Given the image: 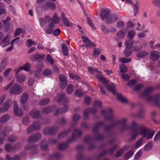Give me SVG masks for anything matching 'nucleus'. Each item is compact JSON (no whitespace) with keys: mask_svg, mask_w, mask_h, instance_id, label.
Returning a JSON list of instances; mask_svg holds the SVG:
<instances>
[{"mask_svg":"<svg viewBox=\"0 0 160 160\" xmlns=\"http://www.w3.org/2000/svg\"><path fill=\"white\" fill-rule=\"evenodd\" d=\"M135 32L134 31H130L128 33V38L130 40H132L133 37L135 35Z\"/></svg>","mask_w":160,"mask_h":160,"instance_id":"49530a36","label":"nucleus"},{"mask_svg":"<svg viewBox=\"0 0 160 160\" xmlns=\"http://www.w3.org/2000/svg\"><path fill=\"white\" fill-rule=\"evenodd\" d=\"M41 138V134L39 133H36L30 136L27 140V142L29 143L36 142L40 139Z\"/></svg>","mask_w":160,"mask_h":160,"instance_id":"9d476101","label":"nucleus"},{"mask_svg":"<svg viewBox=\"0 0 160 160\" xmlns=\"http://www.w3.org/2000/svg\"><path fill=\"white\" fill-rule=\"evenodd\" d=\"M160 57V53L158 51L153 50L150 53V58L152 61H157Z\"/></svg>","mask_w":160,"mask_h":160,"instance_id":"f8f14e48","label":"nucleus"},{"mask_svg":"<svg viewBox=\"0 0 160 160\" xmlns=\"http://www.w3.org/2000/svg\"><path fill=\"white\" fill-rule=\"evenodd\" d=\"M125 32L124 31V28H123L117 33V35L118 38H123L125 37Z\"/></svg>","mask_w":160,"mask_h":160,"instance_id":"cd10ccee","label":"nucleus"},{"mask_svg":"<svg viewBox=\"0 0 160 160\" xmlns=\"http://www.w3.org/2000/svg\"><path fill=\"white\" fill-rule=\"evenodd\" d=\"M46 5L52 10H54L56 9V5L54 2L47 1L46 2Z\"/></svg>","mask_w":160,"mask_h":160,"instance_id":"c9c22d12","label":"nucleus"},{"mask_svg":"<svg viewBox=\"0 0 160 160\" xmlns=\"http://www.w3.org/2000/svg\"><path fill=\"white\" fill-rule=\"evenodd\" d=\"M117 98L121 102L124 103H128L129 102L122 95L117 94Z\"/></svg>","mask_w":160,"mask_h":160,"instance_id":"5701e85b","label":"nucleus"},{"mask_svg":"<svg viewBox=\"0 0 160 160\" xmlns=\"http://www.w3.org/2000/svg\"><path fill=\"white\" fill-rule=\"evenodd\" d=\"M153 147V143L152 141L148 142L144 148V150L145 151H148L151 150Z\"/></svg>","mask_w":160,"mask_h":160,"instance_id":"bb28decb","label":"nucleus"},{"mask_svg":"<svg viewBox=\"0 0 160 160\" xmlns=\"http://www.w3.org/2000/svg\"><path fill=\"white\" fill-rule=\"evenodd\" d=\"M81 38L83 40V42L86 43L87 45L90 47L91 44V41L89 38L85 36H82Z\"/></svg>","mask_w":160,"mask_h":160,"instance_id":"2f4dec72","label":"nucleus"},{"mask_svg":"<svg viewBox=\"0 0 160 160\" xmlns=\"http://www.w3.org/2000/svg\"><path fill=\"white\" fill-rule=\"evenodd\" d=\"M100 53V51L99 48H94L92 57L93 58H96Z\"/></svg>","mask_w":160,"mask_h":160,"instance_id":"c03bdc74","label":"nucleus"},{"mask_svg":"<svg viewBox=\"0 0 160 160\" xmlns=\"http://www.w3.org/2000/svg\"><path fill=\"white\" fill-rule=\"evenodd\" d=\"M46 142V141L45 140H43L41 142V147L42 150H46L48 148V145L47 144H45Z\"/></svg>","mask_w":160,"mask_h":160,"instance_id":"de8ad7c7","label":"nucleus"},{"mask_svg":"<svg viewBox=\"0 0 160 160\" xmlns=\"http://www.w3.org/2000/svg\"><path fill=\"white\" fill-rule=\"evenodd\" d=\"M74 89V85L72 84L69 85L66 89V93L68 94L72 93Z\"/></svg>","mask_w":160,"mask_h":160,"instance_id":"473e14b6","label":"nucleus"},{"mask_svg":"<svg viewBox=\"0 0 160 160\" xmlns=\"http://www.w3.org/2000/svg\"><path fill=\"white\" fill-rule=\"evenodd\" d=\"M19 39H20V38L19 37H18L16 38H15L13 40H12L10 43V44L12 45L10 46V47H9L6 50V51L8 52L11 51L12 50L13 47V43L14 42H15L17 40H18Z\"/></svg>","mask_w":160,"mask_h":160,"instance_id":"4c0bfd02","label":"nucleus"},{"mask_svg":"<svg viewBox=\"0 0 160 160\" xmlns=\"http://www.w3.org/2000/svg\"><path fill=\"white\" fill-rule=\"evenodd\" d=\"M12 101L10 99L7 100L4 103L2 108V112H5L8 110L10 106L12 105Z\"/></svg>","mask_w":160,"mask_h":160,"instance_id":"4468645a","label":"nucleus"},{"mask_svg":"<svg viewBox=\"0 0 160 160\" xmlns=\"http://www.w3.org/2000/svg\"><path fill=\"white\" fill-rule=\"evenodd\" d=\"M37 44V42H33L32 40L31 39H29L27 41V46L28 47H30L32 44L36 45Z\"/></svg>","mask_w":160,"mask_h":160,"instance_id":"13d9d810","label":"nucleus"},{"mask_svg":"<svg viewBox=\"0 0 160 160\" xmlns=\"http://www.w3.org/2000/svg\"><path fill=\"white\" fill-rule=\"evenodd\" d=\"M77 137L75 134V133H73L72 134L71 137L69 138L67 142L68 143H72L76 141Z\"/></svg>","mask_w":160,"mask_h":160,"instance_id":"37998d69","label":"nucleus"},{"mask_svg":"<svg viewBox=\"0 0 160 160\" xmlns=\"http://www.w3.org/2000/svg\"><path fill=\"white\" fill-rule=\"evenodd\" d=\"M148 55V52L146 51H142L138 52L136 56L138 58H143L146 57Z\"/></svg>","mask_w":160,"mask_h":160,"instance_id":"b1692460","label":"nucleus"},{"mask_svg":"<svg viewBox=\"0 0 160 160\" xmlns=\"http://www.w3.org/2000/svg\"><path fill=\"white\" fill-rule=\"evenodd\" d=\"M6 58H3L0 63V73L1 72L6 68L8 62Z\"/></svg>","mask_w":160,"mask_h":160,"instance_id":"a211bd4d","label":"nucleus"},{"mask_svg":"<svg viewBox=\"0 0 160 160\" xmlns=\"http://www.w3.org/2000/svg\"><path fill=\"white\" fill-rule=\"evenodd\" d=\"M104 123V122L103 121L98 123L93 129V132L96 134V135L93 137H92L90 135L87 136L84 138V142L90 144L93 140H100L104 139L105 138L104 135L97 133L98 132L99 128L102 126Z\"/></svg>","mask_w":160,"mask_h":160,"instance_id":"f03ea898","label":"nucleus"},{"mask_svg":"<svg viewBox=\"0 0 160 160\" xmlns=\"http://www.w3.org/2000/svg\"><path fill=\"white\" fill-rule=\"evenodd\" d=\"M22 92V87L18 84H15L13 85L10 88L9 93L11 95H19Z\"/></svg>","mask_w":160,"mask_h":160,"instance_id":"0eeeda50","label":"nucleus"},{"mask_svg":"<svg viewBox=\"0 0 160 160\" xmlns=\"http://www.w3.org/2000/svg\"><path fill=\"white\" fill-rule=\"evenodd\" d=\"M52 22L51 23L55 24L58 23L59 22V18L56 13L53 15L52 18L51 19Z\"/></svg>","mask_w":160,"mask_h":160,"instance_id":"7c9ffc66","label":"nucleus"},{"mask_svg":"<svg viewBox=\"0 0 160 160\" xmlns=\"http://www.w3.org/2000/svg\"><path fill=\"white\" fill-rule=\"evenodd\" d=\"M22 122L25 125H28L29 122L30 120L28 117H26L22 119Z\"/></svg>","mask_w":160,"mask_h":160,"instance_id":"774afa93","label":"nucleus"},{"mask_svg":"<svg viewBox=\"0 0 160 160\" xmlns=\"http://www.w3.org/2000/svg\"><path fill=\"white\" fill-rule=\"evenodd\" d=\"M17 80L19 83L23 82L25 79V77L24 75L22 74L17 76Z\"/></svg>","mask_w":160,"mask_h":160,"instance_id":"ea45409f","label":"nucleus"},{"mask_svg":"<svg viewBox=\"0 0 160 160\" xmlns=\"http://www.w3.org/2000/svg\"><path fill=\"white\" fill-rule=\"evenodd\" d=\"M101 113L104 116L105 119L108 120L112 121L114 118V116L112 114V110L111 108H108L107 111L104 110H102Z\"/></svg>","mask_w":160,"mask_h":160,"instance_id":"6e6552de","label":"nucleus"},{"mask_svg":"<svg viewBox=\"0 0 160 160\" xmlns=\"http://www.w3.org/2000/svg\"><path fill=\"white\" fill-rule=\"evenodd\" d=\"M29 114L32 118H37L39 117L40 112L38 110L34 109L30 111Z\"/></svg>","mask_w":160,"mask_h":160,"instance_id":"2eb2a0df","label":"nucleus"},{"mask_svg":"<svg viewBox=\"0 0 160 160\" xmlns=\"http://www.w3.org/2000/svg\"><path fill=\"white\" fill-rule=\"evenodd\" d=\"M68 144L67 142H63L60 144L59 146V149L61 150H64L67 148Z\"/></svg>","mask_w":160,"mask_h":160,"instance_id":"79ce46f5","label":"nucleus"},{"mask_svg":"<svg viewBox=\"0 0 160 160\" xmlns=\"http://www.w3.org/2000/svg\"><path fill=\"white\" fill-rule=\"evenodd\" d=\"M71 128H69L66 130L61 132L58 135L59 138L61 139L63 138L68 135L71 132Z\"/></svg>","mask_w":160,"mask_h":160,"instance_id":"4be33fe9","label":"nucleus"},{"mask_svg":"<svg viewBox=\"0 0 160 160\" xmlns=\"http://www.w3.org/2000/svg\"><path fill=\"white\" fill-rule=\"evenodd\" d=\"M37 145H27L25 147V149L28 150L29 149H32V153L36 154L38 153V151L37 149Z\"/></svg>","mask_w":160,"mask_h":160,"instance_id":"6ab92c4d","label":"nucleus"},{"mask_svg":"<svg viewBox=\"0 0 160 160\" xmlns=\"http://www.w3.org/2000/svg\"><path fill=\"white\" fill-rule=\"evenodd\" d=\"M62 49L64 55L67 56L68 54V47L65 43L62 44Z\"/></svg>","mask_w":160,"mask_h":160,"instance_id":"a878e982","label":"nucleus"},{"mask_svg":"<svg viewBox=\"0 0 160 160\" xmlns=\"http://www.w3.org/2000/svg\"><path fill=\"white\" fill-rule=\"evenodd\" d=\"M131 128L132 130L131 138L127 142H130L135 139L139 135H142V138H140L136 142L135 146L133 148H138L142 144L144 140L143 138H146L147 140L151 139L155 132L151 131L145 126L142 124H139L135 121H132L131 123Z\"/></svg>","mask_w":160,"mask_h":160,"instance_id":"f257e3e1","label":"nucleus"},{"mask_svg":"<svg viewBox=\"0 0 160 160\" xmlns=\"http://www.w3.org/2000/svg\"><path fill=\"white\" fill-rule=\"evenodd\" d=\"M74 133H75L77 137H80L82 134V130L80 129H75Z\"/></svg>","mask_w":160,"mask_h":160,"instance_id":"864d4df0","label":"nucleus"},{"mask_svg":"<svg viewBox=\"0 0 160 160\" xmlns=\"http://www.w3.org/2000/svg\"><path fill=\"white\" fill-rule=\"evenodd\" d=\"M9 36H6L2 40L1 42H0V44L2 43H4V44L2 46L3 47H5L8 45L9 43Z\"/></svg>","mask_w":160,"mask_h":160,"instance_id":"c85d7f7f","label":"nucleus"},{"mask_svg":"<svg viewBox=\"0 0 160 160\" xmlns=\"http://www.w3.org/2000/svg\"><path fill=\"white\" fill-rule=\"evenodd\" d=\"M11 70L12 69L10 68H8L5 69L3 72L4 76L5 77H7Z\"/></svg>","mask_w":160,"mask_h":160,"instance_id":"052dcab7","label":"nucleus"},{"mask_svg":"<svg viewBox=\"0 0 160 160\" xmlns=\"http://www.w3.org/2000/svg\"><path fill=\"white\" fill-rule=\"evenodd\" d=\"M58 78L60 82H67L66 78L63 75L60 74Z\"/></svg>","mask_w":160,"mask_h":160,"instance_id":"4d7b16f0","label":"nucleus"},{"mask_svg":"<svg viewBox=\"0 0 160 160\" xmlns=\"http://www.w3.org/2000/svg\"><path fill=\"white\" fill-rule=\"evenodd\" d=\"M35 131H36V130H35L32 125L28 128L27 129V133L28 134H31Z\"/></svg>","mask_w":160,"mask_h":160,"instance_id":"bf43d9fd","label":"nucleus"},{"mask_svg":"<svg viewBox=\"0 0 160 160\" xmlns=\"http://www.w3.org/2000/svg\"><path fill=\"white\" fill-rule=\"evenodd\" d=\"M17 139V137L16 136L11 135L8 138V141L9 142H13Z\"/></svg>","mask_w":160,"mask_h":160,"instance_id":"680f3d73","label":"nucleus"},{"mask_svg":"<svg viewBox=\"0 0 160 160\" xmlns=\"http://www.w3.org/2000/svg\"><path fill=\"white\" fill-rule=\"evenodd\" d=\"M153 89L152 88L146 89L144 91L143 95L147 97V101L150 103L153 102L155 105L160 107V94L158 93L154 97L150 95Z\"/></svg>","mask_w":160,"mask_h":160,"instance_id":"20e7f679","label":"nucleus"},{"mask_svg":"<svg viewBox=\"0 0 160 160\" xmlns=\"http://www.w3.org/2000/svg\"><path fill=\"white\" fill-rule=\"evenodd\" d=\"M125 23L121 21L118 22L116 25V27L118 28H121L125 26Z\"/></svg>","mask_w":160,"mask_h":160,"instance_id":"e2e57ef3","label":"nucleus"},{"mask_svg":"<svg viewBox=\"0 0 160 160\" xmlns=\"http://www.w3.org/2000/svg\"><path fill=\"white\" fill-rule=\"evenodd\" d=\"M50 102L49 98H45L40 100L39 102V104L41 106H44L48 104Z\"/></svg>","mask_w":160,"mask_h":160,"instance_id":"58836bf2","label":"nucleus"},{"mask_svg":"<svg viewBox=\"0 0 160 160\" xmlns=\"http://www.w3.org/2000/svg\"><path fill=\"white\" fill-rule=\"evenodd\" d=\"M53 110L52 107H48L44 108L42 110L43 113L45 114H47L51 112Z\"/></svg>","mask_w":160,"mask_h":160,"instance_id":"a19ab883","label":"nucleus"},{"mask_svg":"<svg viewBox=\"0 0 160 160\" xmlns=\"http://www.w3.org/2000/svg\"><path fill=\"white\" fill-rule=\"evenodd\" d=\"M10 18L8 17L6 19L2 21L3 22L5 25L6 26V29L8 30L9 27V23H8V22L10 20Z\"/></svg>","mask_w":160,"mask_h":160,"instance_id":"3c124183","label":"nucleus"},{"mask_svg":"<svg viewBox=\"0 0 160 160\" xmlns=\"http://www.w3.org/2000/svg\"><path fill=\"white\" fill-rule=\"evenodd\" d=\"M54 24L53 23H50L45 28V32L47 34L52 33L53 31V28Z\"/></svg>","mask_w":160,"mask_h":160,"instance_id":"f3484780","label":"nucleus"},{"mask_svg":"<svg viewBox=\"0 0 160 160\" xmlns=\"http://www.w3.org/2000/svg\"><path fill=\"white\" fill-rule=\"evenodd\" d=\"M127 119L126 118H123L119 120H114L110 124L108 125L104 128V131H108L112 128L116 127L119 125H121L120 127V130L123 131L128 129L129 127L126 124Z\"/></svg>","mask_w":160,"mask_h":160,"instance_id":"7ed1b4c3","label":"nucleus"},{"mask_svg":"<svg viewBox=\"0 0 160 160\" xmlns=\"http://www.w3.org/2000/svg\"><path fill=\"white\" fill-rule=\"evenodd\" d=\"M44 55L41 54L37 53L35 54H32L30 56L31 59L33 61H37L38 60H42Z\"/></svg>","mask_w":160,"mask_h":160,"instance_id":"dca6fc26","label":"nucleus"},{"mask_svg":"<svg viewBox=\"0 0 160 160\" xmlns=\"http://www.w3.org/2000/svg\"><path fill=\"white\" fill-rule=\"evenodd\" d=\"M52 74V72L51 69H45L43 72V74L45 76H49Z\"/></svg>","mask_w":160,"mask_h":160,"instance_id":"603ef678","label":"nucleus"},{"mask_svg":"<svg viewBox=\"0 0 160 160\" xmlns=\"http://www.w3.org/2000/svg\"><path fill=\"white\" fill-rule=\"evenodd\" d=\"M66 123V120L64 117H62L61 119V120H58V124L61 125H63Z\"/></svg>","mask_w":160,"mask_h":160,"instance_id":"338daca9","label":"nucleus"},{"mask_svg":"<svg viewBox=\"0 0 160 160\" xmlns=\"http://www.w3.org/2000/svg\"><path fill=\"white\" fill-rule=\"evenodd\" d=\"M130 49L126 48L124 50L123 53L126 57H129L132 55V51Z\"/></svg>","mask_w":160,"mask_h":160,"instance_id":"a18cd8bd","label":"nucleus"},{"mask_svg":"<svg viewBox=\"0 0 160 160\" xmlns=\"http://www.w3.org/2000/svg\"><path fill=\"white\" fill-rule=\"evenodd\" d=\"M58 130V128L56 126L47 127L44 129L43 133L45 135L54 134L57 132Z\"/></svg>","mask_w":160,"mask_h":160,"instance_id":"1a4fd4ad","label":"nucleus"},{"mask_svg":"<svg viewBox=\"0 0 160 160\" xmlns=\"http://www.w3.org/2000/svg\"><path fill=\"white\" fill-rule=\"evenodd\" d=\"M20 69H23L25 71L28 72L30 70V66L28 63H25L22 67L20 68Z\"/></svg>","mask_w":160,"mask_h":160,"instance_id":"09e8293b","label":"nucleus"},{"mask_svg":"<svg viewBox=\"0 0 160 160\" xmlns=\"http://www.w3.org/2000/svg\"><path fill=\"white\" fill-rule=\"evenodd\" d=\"M152 2L155 7H160V1L159 0H153Z\"/></svg>","mask_w":160,"mask_h":160,"instance_id":"69168bd1","label":"nucleus"},{"mask_svg":"<svg viewBox=\"0 0 160 160\" xmlns=\"http://www.w3.org/2000/svg\"><path fill=\"white\" fill-rule=\"evenodd\" d=\"M12 131V128L11 127H6L3 131V136L6 137L7 135L9 132Z\"/></svg>","mask_w":160,"mask_h":160,"instance_id":"72a5a7b5","label":"nucleus"},{"mask_svg":"<svg viewBox=\"0 0 160 160\" xmlns=\"http://www.w3.org/2000/svg\"><path fill=\"white\" fill-rule=\"evenodd\" d=\"M133 153V150H131L128 151L125 155V158L128 159L129 158Z\"/></svg>","mask_w":160,"mask_h":160,"instance_id":"8fccbe9b","label":"nucleus"},{"mask_svg":"<svg viewBox=\"0 0 160 160\" xmlns=\"http://www.w3.org/2000/svg\"><path fill=\"white\" fill-rule=\"evenodd\" d=\"M29 99L28 94L26 92L23 93L22 95L20 101L22 104H24L26 103Z\"/></svg>","mask_w":160,"mask_h":160,"instance_id":"aec40b11","label":"nucleus"},{"mask_svg":"<svg viewBox=\"0 0 160 160\" xmlns=\"http://www.w3.org/2000/svg\"><path fill=\"white\" fill-rule=\"evenodd\" d=\"M101 73H97L96 74V76L101 82L104 84H107L105 87L109 91L111 92L113 94L116 93L115 87L113 84L111 85L108 84V81L103 76L101 75Z\"/></svg>","mask_w":160,"mask_h":160,"instance_id":"423d86ee","label":"nucleus"},{"mask_svg":"<svg viewBox=\"0 0 160 160\" xmlns=\"http://www.w3.org/2000/svg\"><path fill=\"white\" fill-rule=\"evenodd\" d=\"M120 72L122 73L126 72L127 71V68L126 66L123 64L120 67Z\"/></svg>","mask_w":160,"mask_h":160,"instance_id":"0e129e2a","label":"nucleus"},{"mask_svg":"<svg viewBox=\"0 0 160 160\" xmlns=\"http://www.w3.org/2000/svg\"><path fill=\"white\" fill-rule=\"evenodd\" d=\"M13 112L16 116H21L22 115L23 111L22 110L18 109V105L16 101H13Z\"/></svg>","mask_w":160,"mask_h":160,"instance_id":"9b49d317","label":"nucleus"},{"mask_svg":"<svg viewBox=\"0 0 160 160\" xmlns=\"http://www.w3.org/2000/svg\"><path fill=\"white\" fill-rule=\"evenodd\" d=\"M109 10L106 9L103 10L101 14L102 19L105 20L106 22L108 24L112 23L118 19V18L114 14H111Z\"/></svg>","mask_w":160,"mask_h":160,"instance_id":"39448f33","label":"nucleus"},{"mask_svg":"<svg viewBox=\"0 0 160 160\" xmlns=\"http://www.w3.org/2000/svg\"><path fill=\"white\" fill-rule=\"evenodd\" d=\"M32 125L36 130H38L40 128L41 124L39 121H36L33 122Z\"/></svg>","mask_w":160,"mask_h":160,"instance_id":"e433bc0d","label":"nucleus"},{"mask_svg":"<svg viewBox=\"0 0 160 160\" xmlns=\"http://www.w3.org/2000/svg\"><path fill=\"white\" fill-rule=\"evenodd\" d=\"M68 107L67 105H65L63 108H58L55 113V115L61 114L68 111Z\"/></svg>","mask_w":160,"mask_h":160,"instance_id":"412c9836","label":"nucleus"},{"mask_svg":"<svg viewBox=\"0 0 160 160\" xmlns=\"http://www.w3.org/2000/svg\"><path fill=\"white\" fill-rule=\"evenodd\" d=\"M65 94L64 93H62L60 95L58 100V102H60L61 101L65 103L69 102V100L67 97H65Z\"/></svg>","mask_w":160,"mask_h":160,"instance_id":"393cba45","label":"nucleus"},{"mask_svg":"<svg viewBox=\"0 0 160 160\" xmlns=\"http://www.w3.org/2000/svg\"><path fill=\"white\" fill-rule=\"evenodd\" d=\"M118 147V145H115L112 147L108 152L107 150H104L102 152L100 153L98 155V157L100 158L103 157L106 155L107 153H108L109 154H112L114 152V151Z\"/></svg>","mask_w":160,"mask_h":160,"instance_id":"ddd939ff","label":"nucleus"},{"mask_svg":"<svg viewBox=\"0 0 160 160\" xmlns=\"http://www.w3.org/2000/svg\"><path fill=\"white\" fill-rule=\"evenodd\" d=\"M124 44L126 46V48L128 49H131L133 47V43L131 40H126L125 41Z\"/></svg>","mask_w":160,"mask_h":160,"instance_id":"c756f323","label":"nucleus"},{"mask_svg":"<svg viewBox=\"0 0 160 160\" xmlns=\"http://www.w3.org/2000/svg\"><path fill=\"white\" fill-rule=\"evenodd\" d=\"M119 60L122 63H126L131 62V59L130 58H120Z\"/></svg>","mask_w":160,"mask_h":160,"instance_id":"6e6d98bb","label":"nucleus"},{"mask_svg":"<svg viewBox=\"0 0 160 160\" xmlns=\"http://www.w3.org/2000/svg\"><path fill=\"white\" fill-rule=\"evenodd\" d=\"M142 49V45H136L134 46L133 48V50L135 52H138L141 51Z\"/></svg>","mask_w":160,"mask_h":160,"instance_id":"5fc2aeb1","label":"nucleus"},{"mask_svg":"<svg viewBox=\"0 0 160 160\" xmlns=\"http://www.w3.org/2000/svg\"><path fill=\"white\" fill-rule=\"evenodd\" d=\"M10 118V116L9 115L5 114L1 118L0 122L2 123H4L8 121Z\"/></svg>","mask_w":160,"mask_h":160,"instance_id":"f704fd0d","label":"nucleus"}]
</instances>
